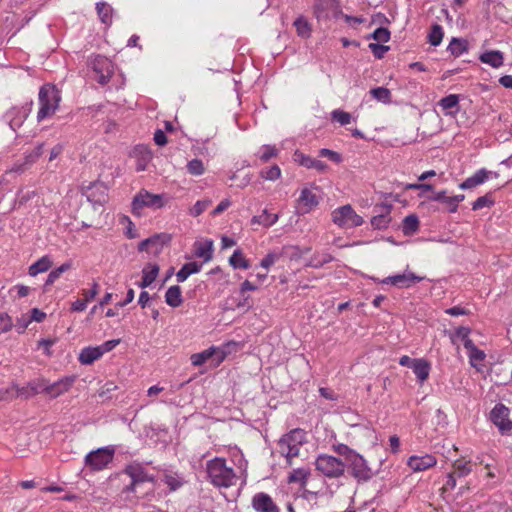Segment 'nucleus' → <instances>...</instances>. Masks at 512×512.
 <instances>
[{"label": "nucleus", "mask_w": 512, "mask_h": 512, "mask_svg": "<svg viewBox=\"0 0 512 512\" xmlns=\"http://www.w3.org/2000/svg\"><path fill=\"white\" fill-rule=\"evenodd\" d=\"M171 200L167 193L155 194L146 189L138 191L132 199L131 210L136 216H141L144 209L153 211L165 208Z\"/></svg>", "instance_id": "obj_1"}, {"label": "nucleus", "mask_w": 512, "mask_h": 512, "mask_svg": "<svg viewBox=\"0 0 512 512\" xmlns=\"http://www.w3.org/2000/svg\"><path fill=\"white\" fill-rule=\"evenodd\" d=\"M207 473L211 483L218 487H231L238 480L233 468L228 467L223 458L210 460L207 463Z\"/></svg>", "instance_id": "obj_2"}, {"label": "nucleus", "mask_w": 512, "mask_h": 512, "mask_svg": "<svg viewBox=\"0 0 512 512\" xmlns=\"http://www.w3.org/2000/svg\"><path fill=\"white\" fill-rule=\"evenodd\" d=\"M153 470L154 469L151 468L148 463H141L138 461H133L126 465L124 473L130 477L131 482L123 491L126 493H136L137 488L141 484L146 482L153 483L156 479Z\"/></svg>", "instance_id": "obj_3"}, {"label": "nucleus", "mask_w": 512, "mask_h": 512, "mask_svg": "<svg viewBox=\"0 0 512 512\" xmlns=\"http://www.w3.org/2000/svg\"><path fill=\"white\" fill-rule=\"evenodd\" d=\"M306 432L302 429H293L278 441V451L286 458L287 464L292 465V460L299 455L300 448L306 443Z\"/></svg>", "instance_id": "obj_4"}, {"label": "nucleus", "mask_w": 512, "mask_h": 512, "mask_svg": "<svg viewBox=\"0 0 512 512\" xmlns=\"http://www.w3.org/2000/svg\"><path fill=\"white\" fill-rule=\"evenodd\" d=\"M234 345V343H226L218 347L211 346L202 352L192 354L190 357L191 363L193 366L198 367L207 361L212 360L214 366H219L231 353V348Z\"/></svg>", "instance_id": "obj_5"}, {"label": "nucleus", "mask_w": 512, "mask_h": 512, "mask_svg": "<svg viewBox=\"0 0 512 512\" xmlns=\"http://www.w3.org/2000/svg\"><path fill=\"white\" fill-rule=\"evenodd\" d=\"M316 470L328 478H339L345 472L346 464L331 455L322 454L316 458Z\"/></svg>", "instance_id": "obj_6"}, {"label": "nucleus", "mask_w": 512, "mask_h": 512, "mask_svg": "<svg viewBox=\"0 0 512 512\" xmlns=\"http://www.w3.org/2000/svg\"><path fill=\"white\" fill-rule=\"evenodd\" d=\"M332 221L344 229L358 227L364 223L363 218L349 204L336 208L332 212Z\"/></svg>", "instance_id": "obj_7"}, {"label": "nucleus", "mask_w": 512, "mask_h": 512, "mask_svg": "<svg viewBox=\"0 0 512 512\" xmlns=\"http://www.w3.org/2000/svg\"><path fill=\"white\" fill-rule=\"evenodd\" d=\"M59 97L53 87H42L39 91L40 108L37 113L38 121L51 116L58 107Z\"/></svg>", "instance_id": "obj_8"}, {"label": "nucleus", "mask_w": 512, "mask_h": 512, "mask_svg": "<svg viewBox=\"0 0 512 512\" xmlns=\"http://www.w3.org/2000/svg\"><path fill=\"white\" fill-rule=\"evenodd\" d=\"M115 449L113 446H106L90 452L85 457L86 466L92 470L100 471L112 462Z\"/></svg>", "instance_id": "obj_9"}, {"label": "nucleus", "mask_w": 512, "mask_h": 512, "mask_svg": "<svg viewBox=\"0 0 512 512\" xmlns=\"http://www.w3.org/2000/svg\"><path fill=\"white\" fill-rule=\"evenodd\" d=\"M352 477L358 482H366L373 477L372 469L369 467L366 459L359 453H355L346 462Z\"/></svg>", "instance_id": "obj_10"}, {"label": "nucleus", "mask_w": 512, "mask_h": 512, "mask_svg": "<svg viewBox=\"0 0 512 512\" xmlns=\"http://www.w3.org/2000/svg\"><path fill=\"white\" fill-rule=\"evenodd\" d=\"M320 198L321 194L317 187L303 188L297 200L298 213L307 214L311 212L319 204Z\"/></svg>", "instance_id": "obj_11"}, {"label": "nucleus", "mask_w": 512, "mask_h": 512, "mask_svg": "<svg viewBox=\"0 0 512 512\" xmlns=\"http://www.w3.org/2000/svg\"><path fill=\"white\" fill-rule=\"evenodd\" d=\"M509 416L510 410L503 404H496L491 410L490 419L502 435L512 430V420Z\"/></svg>", "instance_id": "obj_12"}, {"label": "nucleus", "mask_w": 512, "mask_h": 512, "mask_svg": "<svg viewBox=\"0 0 512 512\" xmlns=\"http://www.w3.org/2000/svg\"><path fill=\"white\" fill-rule=\"evenodd\" d=\"M374 282H379L382 284H391L398 288H409L413 284L418 283L423 280V277L417 276L413 272L405 271L402 274H396L392 276H388L382 280L372 278Z\"/></svg>", "instance_id": "obj_13"}, {"label": "nucleus", "mask_w": 512, "mask_h": 512, "mask_svg": "<svg viewBox=\"0 0 512 512\" xmlns=\"http://www.w3.org/2000/svg\"><path fill=\"white\" fill-rule=\"evenodd\" d=\"M170 240V237L165 233L155 234L139 243L138 250L147 252L153 255H158L164 245Z\"/></svg>", "instance_id": "obj_14"}, {"label": "nucleus", "mask_w": 512, "mask_h": 512, "mask_svg": "<svg viewBox=\"0 0 512 512\" xmlns=\"http://www.w3.org/2000/svg\"><path fill=\"white\" fill-rule=\"evenodd\" d=\"M341 13L339 3L336 0H317L314 14L318 20L338 17Z\"/></svg>", "instance_id": "obj_15"}, {"label": "nucleus", "mask_w": 512, "mask_h": 512, "mask_svg": "<svg viewBox=\"0 0 512 512\" xmlns=\"http://www.w3.org/2000/svg\"><path fill=\"white\" fill-rule=\"evenodd\" d=\"M437 464V459L431 454L422 456L412 455L407 460V466L415 473L426 471Z\"/></svg>", "instance_id": "obj_16"}, {"label": "nucleus", "mask_w": 512, "mask_h": 512, "mask_svg": "<svg viewBox=\"0 0 512 512\" xmlns=\"http://www.w3.org/2000/svg\"><path fill=\"white\" fill-rule=\"evenodd\" d=\"M107 191V185L103 181H97L86 188L85 196L93 204H103L107 200Z\"/></svg>", "instance_id": "obj_17"}, {"label": "nucleus", "mask_w": 512, "mask_h": 512, "mask_svg": "<svg viewBox=\"0 0 512 512\" xmlns=\"http://www.w3.org/2000/svg\"><path fill=\"white\" fill-rule=\"evenodd\" d=\"M31 108L29 106L13 107L6 113V118L13 131L20 128L28 117Z\"/></svg>", "instance_id": "obj_18"}, {"label": "nucleus", "mask_w": 512, "mask_h": 512, "mask_svg": "<svg viewBox=\"0 0 512 512\" xmlns=\"http://www.w3.org/2000/svg\"><path fill=\"white\" fill-rule=\"evenodd\" d=\"M75 380L76 376L72 375L65 376L52 384L48 383L47 395H49L52 398H56L64 394L72 387Z\"/></svg>", "instance_id": "obj_19"}, {"label": "nucleus", "mask_w": 512, "mask_h": 512, "mask_svg": "<svg viewBox=\"0 0 512 512\" xmlns=\"http://www.w3.org/2000/svg\"><path fill=\"white\" fill-rule=\"evenodd\" d=\"M490 175H492L491 171L480 169L472 176L468 177L466 180L460 183L459 188L462 190L474 189L477 186L485 183L489 179Z\"/></svg>", "instance_id": "obj_20"}, {"label": "nucleus", "mask_w": 512, "mask_h": 512, "mask_svg": "<svg viewBox=\"0 0 512 512\" xmlns=\"http://www.w3.org/2000/svg\"><path fill=\"white\" fill-rule=\"evenodd\" d=\"M417 381L423 384L428 378L431 371V364L424 358H415V363L411 368Z\"/></svg>", "instance_id": "obj_21"}, {"label": "nucleus", "mask_w": 512, "mask_h": 512, "mask_svg": "<svg viewBox=\"0 0 512 512\" xmlns=\"http://www.w3.org/2000/svg\"><path fill=\"white\" fill-rule=\"evenodd\" d=\"M468 353L469 363L475 368L477 371H481L484 367V360L486 358V354L483 350L477 348L474 343L470 347L465 348Z\"/></svg>", "instance_id": "obj_22"}, {"label": "nucleus", "mask_w": 512, "mask_h": 512, "mask_svg": "<svg viewBox=\"0 0 512 512\" xmlns=\"http://www.w3.org/2000/svg\"><path fill=\"white\" fill-rule=\"evenodd\" d=\"M159 266L154 263H148L142 270V280L139 283V287H149L157 278L159 274Z\"/></svg>", "instance_id": "obj_23"}, {"label": "nucleus", "mask_w": 512, "mask_h": 512, "mask_svg": "<svg viewBox=\"0 0 512 512\" xmlns=\"http://www.w3.org/2000/svg\"><path fill=\"white\" fill-rule=\"evenodd\" d=\"M102 357L101 350L97 346L85 347L79 354V362L83 365H90Z\"/></svg>", "instance_id": "obj_24"}, {"label": "nucleus", "mask_w": 512, "mask_h": 512, "mask_svg": "<svg viewBox=\"0 0 512 512\" xmlns=\"http://www.w3.org/2000/svg\"><path fill=\"white\" fill-rule=\"evenodd\" d=\"M311 474L310 468L308 467H300L297 469H293L288 476L289 483H297L300 484L301 487H305L308 481V478Z\"/></svg>", "instance_id": "obj_25"}, {"label": "nucleus", "mask_w": 512, "mask_h": 512, "mask_svg": "<svg viewBox=\"0 0 512 512\" xmlns=\"http://www.w3.org/2000/svg\"><path fill=\"white\" fill-rule=\"evenodd\" d=\"M165 302L173 308L179 307L182 304V291L178 285L171 286L167 289L165 293Z\"/></svg>", "instance_id": "obj_26"}, {"label": "nucleus", "mask_w": 512, "mask_h": 512, "mask_svg": "<svg viewBox=\"0 0 512 512\" xmlns=\"http://www.w3.org/2000/svg\"><path fill=\"white\" fill-rule=\"evenodd\" d=\"M482 63L488 64L493 68H499L503 65L504 57L500 51H487L479 57Z\"/></svg>", "instance_id": "obj_27"}, {"label": "nucleus", "mask_w": 512, "mask_h": 512, "mask_svg": "<svg viewBox=\"0 0 512 512\" xmlns=\"http://www.w3.org/2000/svg\"><path fill=\"white\" fill-rule=\"evenodd\" d=\"M52 264L51 258L48 255H44L29 267L28 273L30 276L35 277L39 273L48 271Z\"/></svg>", "instance_id": "obj_28"}, {"label": "nucleus", "mask_w": 512, "mask_h": 512, "mask_svg": "<svg viewBox=\"0 0 512 512\" xmlns=\"http://www.w3.org/2000/svg\"><path fill=\"white\" fill-rule=\"evenodd\" d=\"M258 512H280V509L268 494L258 493Z\"/></svg>", "instance_id": "obj_29"}, {"label": "nucleus", "mask_w": 512, "mask_h": 512, "mask_svg": "<svg viewBox=\"0 0 512 512\" xmlns=\"http://www.w3.org/2000/svg\"><path fill=\"white\" fill-rule=\"evenodd\" d=\"M447 50L454 57H459L468 51V41L462 38L453 37L447 47Z\"/></svg>", "instance_id": "obj_30"}, {"label": "nucleus", "mask_w": 512, "mask_h": 512, "mask_svg": "<svg viewBox=\"0 0 512 512\" xmlns=\"http://www.w3.org/2000/svg\"><path fill=\"white\" fill-rule=\"evenodd\" d=\"M470 333L471 329L469 327H458L454 333L451 335V341L452 343H456L457 341H461L463 343V346L470 347L473 343V341L470 339Z\"/></svg>", "instance_id": "obj_31"}, {"label": "nucleus", "mask_w": 512, "mask_h": 512, "mask_svg": "<svg viewBox=\"0 0 512 512\" xmlns=\"http://www.w3.org/2000/svg\"><path fill=\"white\" fill-rule=\"evenodd\" d=\"M201 264L189 262L184 264L176 273V279L179 283L184 282L190 275L198 273L201 270Z\"/></svg>", "instance_id": "obj_32"}, {"label": "nucleus", "mask_w": 512, "mask_h": 512, "mask_svg": "<svg viewBox=\"0 0 512 512\" xmlns=\"http://www.w3.org/2000/svg\"><path fill=\"white\" fill-rule=\"evenodd\" d=\"M213 254V242L210 240H206L204 242L198 243L195 249V255L199 258H202L205 262H208L212 259Z\"/></svg>", "instance_id": "obj_33"}, {"label": "nucleus", "mask_w": 512, "mask_h": 512, "mask_svg": "<svg viewBox=\"0 0 512 512\" xmlns=\"http://www.w3.org/2000/svg\"><path fill=\"white\" fill-rule=\"evenodd\" d=\"M333 260L332 255L327 251L316 252L309 260L308 266L320 268Z\"/></svg>", "instance_id": "obj_34"}, {"label": "nucleus", "mask_w": 512, "mask_h": 512, "mask_svg": "<svg viewBox=\"0 0 512 512\" xmlns=\"http://www.w3.org/2000/svg\"><path fill=\"white\" fill-rule=\"evenodd\" d=\"M459 104V96L456 94H450L444 98H442L438 105L441 107L443 111L447 114H452V109L457 108Z\"/></svg>", "instance_id": "obj_35"}, {"label": "nucleus", "mask_w": 512, "mask_h": 512, "mask_svg": "<svg viewBox=\"0 0 512 512\" xmlns=\"http://www.w3.org/2000/svg\"><path fill=\"white\" fill-rule=\"evenodd\" d=\"M419 227V220L415 215H408L404 218L402 224V231L405 235L414 234Z\"/></svg>", "instance_id": "obj_36"}, {"label": "nucleus", "mask_w": 512, "mask_h": 512, "mask_svg": "<svg viewBox=\"0 0 512 512\" xmlns=\"http://www.w3.org/2000/svg\"><path fill=\"white\" fill-rule=\"evenodd\" d=\"M278 220V214L265 208L261 215L258 216V224L268 228L275 224Z\"/></svg>", "instance_id": "obj_37"}, {"label": "nucleus", "mask_w": 512, "mask_h": 512, "mask_svg": "<svg viewBox=\"0 0 512 512\" xmlns=\"http://www.w3.org/2000/svg\"><path fill=\"white\" fill-rule=\"evenodd\" d=\"M444 31L441 25L434 24L432 25L430 32L428 34V42L432 46H438L443 39Z\"/></svg>", "instance_id": "obj_38"}, {"label": "nucleus", "mask_w": 512, "mask_h": 512, "mask_svg": "<svg viewBox=\"0 0 512 512\" xmlns=\"http://www.w3.org/2000/svg\"><path fill=\"white\" fill-rule=\"evenodd\" d=\"M370 94L374 99L384 104L391 102V91L385 87H377L370 90Z\"/></svg>", "instance_id": "obj_39"}, {"label": "nucleus", "mask_w": 512, "mask_h": 512, "mask_svg": "<svg viewBox=\"0 0 512 512\" xmlns=\"http://www.w3.org/2000/svg\"><path fill=\"white\" fill-rule=\"evenodd\" d=\"M297 34L302 38H308L311 34V26L309 22L302 16L298 17L294 21Z\"/></svg>", "instance_id": "obj_40"}, {"label": "nucleus", "mask_w": 512, "mask_h": 512, "mask_svg": "<svg viewBox=\"0 0 512 512\" xmlns=\"http://www.w3.org/2000/svg\"><path fill=\"white\" fill-rule=\"evenodd\" d=\"M235 269H247L249 267L248 260L244 257L240 250H235L229 260Z\"/></svg>", "instance_id": "obj_41"}, {"label": "nucleus", "mask_w": 512, "mask_h": 512, "mask_svg": "<svg viewBox=\"0 0 512 512\" xmlns=\"http://www.w3.org/2000/svg\"><path fill=\"white\" fill-rule=\"evenodd\" d=\"M130 157L136 158L137 160H150L152 154L148 146L140 144L134 147Z\"/></svg>", "instance_id": "obj_42"}, {"label": "nucleus", "mask_w": 512, "mask_h": 512, "mask_svg": "<svg viewBox=\"0 0 512 512\" xmlns=\"http://www.w3.org/2000/svg\"><path fill=\"white\" fill-rule=\"evenodd\" d=\"M96 10L100 20L107 24L111 21L112 8L105 2H99L96 4Z\"/></svg>", "instance_id": "obj_43"}, {"label": "nucleus", "mask_w": 512, "mask_h": 512, "mask_svg": "<svg viewBox=\"0 0 512 512\" xmlns=\"http://www.w3.org/2000/svg\"><path fill=\"white\" fill-rule=\"evenodd\" d=\"M212 201L210 199L198 200L190 209L189 214L192 217L200 216L210 205Z\"/></svg>", "instance_id": "obj_44"}, {"label": "nucleus", "mask_w": 512, "mask_h": 512, "mask_svg": "<svg viewBox=\"0 0 512 512\" xmlns=\"http://www.w3.org/2000/svg\"><path fill=\"white\" fill-rule=\"evenodd\" d=\"M70 268H71V263L66 262V263H63L61 266L57 267L56 269L52 270L47 277L46 285L53 284L61 276L62 273L66 272Z\"/></svg>", "instance_id": "obj_45"}, {"label": "nucleus", "mask_w": 512, "mask_h": 512, "mask_svg": "<svg viewBox=\"0 0 512 512\" xmlns=\"http://www.w3.org/2000/svg\"><path fill=\"white\" fill-rule=\"evenodd\" d=\"M494 205V200L490 194H486L484 196L478 197L474 203L472 204V210L477 211L486 207H491Z\"/></svg>", "instance_id": "obj_46"}, {"label": "nucleus", "mask_w": 512, "mask_h": 512, "mask_svg": "<svg viewBox=\"0 0 512 512\" xmlns=\"http://www.w3.org/2000/svg\"><path fill=\"white\" fill-rule=\"evenodd\" d=\"M453 468L458 477H465L469 475L472 471L470 463L464 462L462 460H456L453 463Z\"/></svg>", "instance_id": "obj_47"}, {"label": "nucleus", "mask_w": 512, "mask_h": 512, "mask_svg": "<svg viewBox=\"0 0 512 512\" xmlns=\"http://www.w3.org/2000/svg\"><path fill=\"white\" fill-rule=\"evenodd\" d=\"M31 394L36 395L39 393H46L48 389V382L44 379H39L29 383Z\"/></svg>", "instance_id": "obj_48"}, {"label": "nucleus", "mask_w": 512, "mask_h": 512, "mask_svg": "<svg viewBox=\"0 0 512 512\" xmlns=\"http://www.w3.org/2000/svg\"><path fill=\"white\" fill-rule=\"evenodd\" d=\"M331 116L334 121L341 125H347L351 122V114L339 109L333 110Z\"/></svg>", "instance_id": "obj_49"}, {"label": "nucleus", "mask_w": 512, "mask_h": 512, "mask_svg": "<svg viewBox=\"0 0 512 512\" xmlns=\"http://www.w3.org/2000/svg\"><path fill=\"white\" fill-rule=\"evenodd\" d=\"M281 257V253L279 251L270 252L264 259H262L260 266L264 269H269L273 264H275Z\"/></svg>", "instance_id": "obj_50"}, {"label": "nucleus", "mask_w": 512, "mask_h": 512, "mask_svg": "<svg viewBox=\"0 0 512 512\" xmlns=\"http://www.w3.org/2000/svg\"><path fill=\"white\" fill-rule=\"evenodd\" d=\"M372 38L379 43H386L390 39V31L384 27L377 28L373 32Z\"/></svg>", "instance_id": "obj_51"}, {"label": "nucleus", "mask_w": 512, "mask_h": 512, "mask_svg": "<svg viewBox=\"0 0 512 512\" xmlns=\"http://www.w3.org/2000/svg\"><path fill=\"white\" fill-rule=\"evenodd\" d=\"M47 150L45 149V145L43 143L37 144L31 152L26 157V160H34L41 157L47 156Z\"/></svg>", "instance_id": "obj_52"}, {"label": "nucleus", "mask_w": 512, "mask_h": 512, "mask_svg": "<svg viewBox=\"0 0 512 512\" xmlns=\"http://www.w3.org/2000/svg\"><path fill=\"white\" fill-rule=\"evenodd\" d=\"M389 222H390L389 217L384 214L376 215V216L372 217V219H371V225L375 229H384L388 226Z\"/></svg>", "instance_id": "obj_53"}, {"label": "nucleus", "mask_w": 512, "mask_h": 512, "mask_svg": "<svg viewBox=\"0 0 512 512\" xmlns=\"http://www.w3.org/2000/svg\"><path fill=\"white\" fill-rule=\"evenodd\" d=\"M25 170L24 165H14L12 168L6 171V173L0 178V185H2L4 182H9L10 176H15L18 174L23 173Z\"/></svg>", "instance_id": "obj_54"}, {"label": "nucleus", "mask_w": 512, "mask_h": 512, "mask_svg": "<svg viewBox=\"0 0 512 512\" xmlns=\"http://www.w3.org/2000/svg\"><path fill=\"white\" fill-rule=\"evenodd\" d=\"M334 451L337 454L343 456L345 458L346 462L352 457V455H354L356 453L355 450L351 449L350 447H348L345 444L335 445L334 446Z\"/></svg>", "instance_id": "obj_55"}, {"label": "nucleus", "mask_w": 512, "mask_h": 512, "mask_svg": "<svg viewBox=\"0 0 512 512\" xmlns=\"http://www.w3.org/2000/svg\"><path fill=\"white\" fill-rule=\"evenodd\" d=\"M11 389L13 390V395H12L13 398H15V397L28 398V397L33 396V394H31L29 384L26 387H19L16 384H12Z\"/></svg>", "instance_id": "obj_56"}, {"label": "nucleus", "mask_w": 512, "mask_h": 512, "mask_svg": "<svg viewBox=\"0 0 512 512\" xmlns=\"http://www.w3.org/2000/svg\"><path fill=\"white\" fill-rule=\"evenodd\" d=\"M261 175L266 180H276L280 177L281 170L277 165H273L268 170L262 171Z\"/></svg>", "instance_id": "obj_57"}, {"label": "nucleus", "mask_w": 512, "mask_h": 512, "mask_svg": "<svg viewBox=\"0 0 512 512\" xmlns=\"http://www.w3.org/2000/svg\"><path fill=\"white\" fill-rule=\"evenodd\" d=\"M369 48L372 51L373 55L378 59L383 58L384 54L389 50L388 46L378 43H370Z\"/></svg>", "instance_id": "obj_58"}, {"label": "nucleus", "mask_w": 512, "mask_h": 512, "mask_svg": "<svg viewBox=\"0 0 512 512\" xmlns=\"http://www.w3.org/2000/svg\"><path fill=\"white\" fill-rule=\"evenodd\" d=\"M12 319L5 313L0 314V333H6L12 329Z\"/></svg>", "instance_id": "obj_59"}, {"label": "nucleus", "mask_w": 512, "mask_h": 512, "mask_svg": "<svg viewBox=\"0 0 512 512\" xmlns=\"http://www.w3.org/2000/svg\"><path fill=\"white\" fill-rule=\"evenodd\" d=\"M99 293V285L96 282H93L92 288L89 290H82L81 294L83 298L89 303L93 300Z\"/></svg>", "instance_id": "obj_60"}, {"label": "nucleus", "mask_w": 512, "mask_h": 512, "mask_svg": "<svg viewBox=\"0 0 512 512\" xmlns=\"http://www.w3.org/2000/svg\"><path fill=\"white\" fill-rule=\"evenodd\" d=\"M187 171L195 176L201 175L204 172L203 162H188Z\"/></svg>", "instance_id": "obj_61"}, {"label": "nucleus", "mask_w": 512, "mask_h": 512, "mask_svg": "<svg viewBox=\"0 0 512 512\" xmlns=\"http://www.w3.org/2000/svg\"><path fill=\"white\" fill-rule=\"evenodd\" d=\"M465 199L464 194H459L455 196H451V200H449V212L455 213L458 209V204Z\"/></svg>", "instance_id": "obj_62"}, {"label": "nucleus", "mask_w": 512, "mask_h": 512, "mask_svg": "<svg viewBox=\"0 0 512 512\" xmlns=\"http://www.w3.org/2000/svg\"><path fill=\"white\" fill-rule=\"evenodd\" d=\"M64 145L63 144H57L55 145L53 148H51L48 152H47V155H49V160H55L56 158L60 157L63 155V151H64Z\"/></svg>", "instance_id": "obj_63"}, {"label": "nucleus", "mask_w": 512, "mask_h": 512, "mask_svg": "<svg viewBox=\"0 0 512 512\" xmlns=\"http://www.w3.org/2000/svg\"><path fill=\"white\" fill-rule=\"evenodd\" d=\"M31 323V319L28 316L23 315L16 322V330L18 333H24L28 325Z\"/></svg>", "instance_id": "obj_64"}]
</instances>
